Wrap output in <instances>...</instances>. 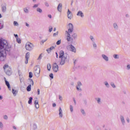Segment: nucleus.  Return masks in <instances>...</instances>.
I'll return each mask as SVG.
<instances>
[{
	"instance_id": "22",
	"label": "nucleus",
	"mask_w": 130,
	"mask_h": 130,
	"mask_svg": "<svg viewBox=\"0 0 130 130\" xmlns=\"http://www.w3.org/2000/svg\"><path fill=\"white\" fill-rule=\"evenodd\" d=\"M96 101H97V103L98 104H101V98H96L95 99Z\"/></svg>"
},
{
	"instance_id": "1",
	"label": "nucleus",
	"mask_w": 130,
	"mask_h": 130,
	"mask_svg": "<svg viewBox=\"0 0 130 130\" xmlns=\"http://www.w3.org/2000/svg\"><path fill=\"white\" fill-rule=\"evenodd\" d=\"M11 47L9 46L8 41L0 38V60L4 61L7 58V51H10Z\"/></svg>"
},
{
	"instance_id": "18",
	"label": "nucleus",
	"mask_w": 130,
	"mask_h": 130,
	"mask_svg": "<svg viewBox=\"0 0 130 130\" xmlns=\"http://www.w3.org/2000/svg\"><path fill=\"white\" fill-rule=\"evenodd\" d=\"M61 9H62V4L61 3H59L57 7V10L58 12H61Z\"/></svg>"
},
{
	"instance_id": "8",
	"label": "nucleus",
	"mask_w": 130,
	"mask_h": 130,
	"mask_svg": "<svg viewBox=\"0 0 130 130\" xmlns=\"http://www.w3.org/2000/svg\"><path fill=\"white\" fill-rule=\"evenodd\" d=\"M82 82H81L80 81H78L77 83L76 88V90L77 91H78V92H82L83 91V89H82Z\"/></svg>"
},
{
	"instance_id": "10",
	"label": "nucleus",
	"mask_w": 130,
	"mask_h": 130,
	"mask_svg": "<svg viewBox=\"0 0 130 130\" xmlns=\"http://www.w3.org/2000/svg\"><path fill=\"white\" fill-rule=\"evenodd\" d=\"M67 17L69 20H72L73 19V13L70 11V9L68 10Z\"/></svg>"
},
{
	"instance_id": "11",
	"label": "nucleus",
	"mask_w": 130,
	"mask_h": 130,
	"mask_svg": "<svg viewBox=\"0 0 130 130\" xmlns=\"http://www.w3.org/2000/svg\"><path fill=\"white\" fill-rule=\"evenodd\" d=\"M102 57L104 60H105L106 62L109 61V57L105 54H102Z\"/></svg>"
},
{
	"instance_id": "46",
	"label": "nucleus",
	"mask_w": 130,
	"mask_h": 130,
	"mask_svg": "<svg viewBox=\"0 0 130 130\" xmlns=\"http://www.w3.org/2000/svg\"><path fill=\"white\" fill-rule=\"evenodd\" d=\"M33 77V73L32 72L29 73V78H32Z\"/></svg>"
},
{
	"instance_id": "4",
	"label": "nucleus",
	"mask_w": 130,
	"mask_h": 130,
	"mask_svg": "<svg viewBox=\"0 0 130 130\" xmlns=\"http://www.w3.org/2000/svg\"><path fill=\"white\" fill-rule=\"evenodd\" d=\"M5 72L8 76H11L12 75V68L9 67V65L5 64L4 66Z\"/></svg>"
},
{
	"instance_id": "5",
	"label": "nucleus",
	"mask_w": 130,
	"mask_h": 130,
	"mask_svg": "<svg viewBox=\"0 0 130 130\" xmlns=\"http://www.w3.org/2000/svg\"><path fill=\"white\" fill-rule=\"evenodd\" d=\"M34 47V45L31 43H27L25 45V48L26 50H28V51H31Z\"/></svg>"
},
{
	"instance_id": "6",
	"label": "nucleus",
	"mask_w": 130,
	"mask_h": 130,
	"mask_svg": "<svg viewBox=\"0 0 130 130\" xmlns=\"http://www.w3.org/2000/svg\"><path fill=\"white\" fill-rule=\"evenodd\" d=\"M34 74L37 78H38L40 75V67H35Z\"/></svg>"
},
{
	"instance_id": "42",
	"label": "nucleus",
	"mask_w": 130,
	"mask_h": 130,
	"mask_svg": "<svg viewBox=\"0 0 130 130\" xmlns=\"http://www.w3.org/2000/svg\"><path fill=\"white\" fill-rule=\"evenodd\" d=\"M41 58H42V54H41L39 57L38 58V60H41Z\"/></svg>"
},
{
	"instance_id": "50",
	"label": "nucleus",
	"mask_w": 130,
	"mask_h": 130,
	"mask_svg": "<svg viewBox=\"0 0 130 130\" xmlns=\"http://www.w3.org/2000/svg\"><path fill=\"white\" fill-rule=\"evenodd\" d=\"M83 104H84V105H87V100H84L83 101Z\"/></svg>"
},
{
	"instance_id": "20",
	"label": "nucleus",
	"mask_w": 130,
	"mask_h": 130,
	"mask_svg": "<svg viewBox=\"0 0 130 130\" xmlns=\"http://www.w3.org/2000/svg\"><path fill=\"white\" fill-rule=\"evenodd\" d=\"M12 93L13 94L14 96H17V94H18V90L12 88Z\"/></svg>"
},
{
	"instance_id": "63",
	"label": "nucleus",
	"mask_w": 130,
	"mask_h": 130,
	"mask_svg": "<svg viewBox=\"0 0 130 130\" xmlns=\"http://www.w3.org/2000/svg\"><path fill=\"white\" fill-rule=\"evenodd\" d=\"M14 36L16 38H18V35L14 34Z\"/></svg>"
},
{
	"instance_id": "14",
	"label": "nucleus",
	"mask_w": 130,
	"mask_h": 130,
	"mask_svg": "<svg viewBox=\"0 0 130 130\" xmlns=\"http://www.w3.org/2000/svg\"><path fill=\"white\" fill-rule=\"evenodd\" d=\"M77 16L78 17H80V18H84V13L82 11H78L77 13Z\"/></svg>"
},
{
	"instance_id": "35",
	"label": "nucleus",
	"mask_w": 130,
	"mask_h": 130,
	"mask_svg": "<svg viewBox=\"0 0 130 130\" xmlns=\"http://www.w3.org/2000/svg\"><path fill=\"white\" fill-rule=\"evenodd\" d=\"M40 5V4L38 3V4H35L34 5L32 8H38L39 6Z\"/></svg>"
},
{
	"instance_id": "19",
	"label": "nucleus",
	"mask_w": 130,
	"mask_h": 130,
	"mask_svg": "<svg viewBox=\"0 0 130 130\" xmlns=\"http://www.w3.org/2000/svg\"><path fill=\"white\" fill-rule=\"evenodd\" d=\"M5 84L6 86H7L9 90H11V86H10V83L8 81H7V80H5Z\"/></svg>"
},
{
	"instance_id": "15",
	"label": "nucleus",
	"mask_w": 130,
	"mask_h": 130,
	"mask_svg": "<svg viewBox=\"0 0 130 130\" xmlns=\"http://www.w3.org/2000/svg\"><path fill=\"white\" fill-rule=\"evenodd\" d=\"M39 102L38 101V100H36L35 101L34 104H35V108H36V109H38L39 108Z\"/></svg>"
},
{
	"instance_id": "40",
	"label": "nucleus",
	"mask_w": 130,
	"mask_h": 130,
	"mask_svg": "<svg viewBox=\"0 0 130 130\" xmlns=\"http://www.w3.org/2000/svg\"><path fill=\"white\" fill-rule=\"evenodd\" d=\"M29 81L30 84L32 85V86H33V85H34V82L33 81V80H32V79H29Z\"/></svg>"
},
{
	"instance_id": "32",
	"label": "nucleus",
	"mask_w": 130,
	"mask_h": 130,
	"mask_svg": "<svg viewBox=\"0 0 130 130\" xmlns=\"http://www.w3.org/2000/svg\"><path fill=\"white\" fill-rule=\"evenodd\" d=\"M23 11H24V13H25V14L29 13V10H28V9H27V8H24L23 9Z\"/></svg>"
},
{
	"instance_id": "34",
	"label": "nucleus",
	"mask_w": 130,
	"mask_h": 130,
	"mask_svg": "<svg viewBox=\"0 0 130 130\" xmlns=\"http://www.w3.org/2000/svg\"><path fill=\"white\" fill-rule=\"evenodd\" d=\"M70 109L71 113L74 112V107L72 105L70 106Z\"/></svg>"
},
{
	"instance_id": "37",
	"label": "nucleus",
	"mask_w": 130,
	"mask_h": 130,
	"mask_svg": "<svg viewBox=\"0 0 130 130\" xmlns=\"http://www.w3.org/2000/svg\"><path fill=\"white\" fill-rule=\"evenodd\" d=\"M13 25L14 26H19V23L17 21H14Z\"/></svg>"
},
{
	"instance_id": "56",
	"label": "nucleus",
	"mask_w": 130,
	"mask_h": 130,
	"mask_svg": "<svg viewBox=\"0 0 130 130\" xmlns=\"http://www.w3.org/2000/svg\"><path fill=\"white\" fill-rule=\"evenodd\" d=\"M4 28V23L1 24V26H0V29H3Z\"/></svg>"
},
{
	"instance_id": "44",
	"label": "nucleus",
	"mask_w": 130,
	"mask_h": 130,
	"mask_svg": "<svg viewBox=\"0 0 130 130\" xmlns=\"http://www.w3.org/2000/svg\"><path fill=\"white\" fill-rule=\"evenodd\" d=\"M4 128V124L3 122H0V128Z\"/></svg>"
},
{
	"instance_id": "48",
	"label": "nucleus",
	"mask_w": 130,
	"mask_h": 130,
	"mask_svg": "<svg viewBox=\"0 0 130 130\" xmlns=\"http://www.w3.org/2000/svg\"><path fill=\"white\" fill-rule=\"evenodd\" d=\"M45 7H47V8H48V7H49V4L47 2H45Z\"/></svg>"
},
{
	"instance_id": "45",
	"label": "nucleus",
	"mask_w": 130,
	"mask_h": 130,
	"mask_svg": "<svg viewBox=\"0 0 130 130\" xmlns=\"http://www.w3.org/2000/svg\"><path fill=\"white\" fill-rule=\"evenodd\" d=\"M60 43H61V40H58L56 42L57 45H59L60 44Z\"/></svg>"
},
{
	"instance_id": "12",
	"label": "nucleus",
	"mask_w": 130,
	"mask_h": 130,
	"mask_svg": "<svg viewBox=\"0 0 130 130\" xmlns=\"http://www.w3.org/2000/svg\"><path fill=\"white\" fill-rule=\"evenodd\" d=\"M59 118H62L63 117V114L62 113V109H61V107L59 108Z\"/></svg>"
},
{
	"instance_id": "16",
	"label": "nucleus",
	"mask_w": 130,
	"mask_h": 130,
	"mask_svg": "<svg viewBox=\"0 0 130 130\" xmlns=\"http://www.w3.org/2000/svg\"><path fill=\"white\" fill-rule=\"evenodd\" d=\"M113 27L114 30H118V29L119 28V27H118V24H117V23L116 22H114L113 24Z\"/></svg>"
},
{
	"instance_id": "13",
	"label": "nucleus",
	"mask_w": 130,
	"mask_h": 130,
	"mask_svg": "<svg viewBox=\"0 0 130 130\" xmlns=\"http://www.w3.org/2000/svg\"><path fill=\"white\" fill-rule=\"evenodd\" d=\"M30 127L32 130H37L38 128V127L37 126V124L34 123L30 125Z\"/></svg>"
},
{
	"instance_id": "64",
	"label": "nucleus",
	"mask_w": 130,
	"mask_h": 130,
	"mask_svg": "<svg viewBox=\"0 0 130 130\" xmlns=\"http://www.w3.org/2000/svg\"><path fill=\"white\" fill-rule=\"evenodd\" d=\"M126 121H127V122L128 123V122H129V118H127L126 119Z\"/></svg>"
},
{
	"instance_id": "54",
	"label": "nucleus",
	"mask_w": 130,
	"mask_h": 130,
	"mask_svg": "<svg viewBox=\"0 0 130 130\" xmlns=\"http://www.w3.org/2000/svg\"><path fill=\"white\" fill-rule=\"evenodd\" d=\"M4 119H6V120L8 119V116L6 115H4Z\"/></svg>"
},
{
	"instance_id": "27",
	"label": "nucleus",
	"mask_w": 130,
	"mask_h": 130,
	"mask_svg": "<svg viewBox=\"0 0 130 130\" xmlns=\"http://www.w3.org/2000/svg\"><path fill=\"white\" fill-rule=\"evenodd\" d=\"M80 111L82 115H84V116L86 115V112H85V110H84V109H81Z\"/></svg>"
},
{
	"instance_id": "2",
	"label": "nucleus",
	"mask_w": 130,
	"mask_h": 130,
	"mask_svg": "<svg viewBox=\"0 0 130 130\" xmlns=\"http://www.w3.org/2000/svg\"><path fill=\"white\" fill-rule=\"evenodd\" d=\"M59 58H60L59 64L60 66H63L66 62L70 60V56L68 53L63 52V51L61 50L59 52Z\"/></svg>"
},
{
	"instance_id": "41",
	"label": "nucleus",
	"mask_w": 130,
	"mask_h": 130,
	"mask_svg": "<svg viewBox=\"0 0 130 130\" xmlns=\"http://www.w3.org/2000/svg\"><path fill=\"white\" fill-rule=\"evenodd\" d=\"M53 29V28L52 27V26L49 27V32H51Z\"/></svg>"
},
{
	"instance_id": "51",
	"label": "nucleus",
	"mask_w": 130,
	"mask_h": 130,
	"mask_svg": "<svg viewBox=\"0 0 130 130\" xmlns=\"http://www.w3.org/2000/svg\"><path fill=\"white\" fill-rule=\"evenodd\" d=\"M59 100L60 101H62V96H61L60 95H59Z\"/></svg>"
},
{
	"instance_id": "47",
	"label": "nucleus",
	"mask_w": 130,
	"mask_h": 130,
	"mask_svg": "<svg viewBox=\"0 0 130 130\" xmlns=\"http://www.w3.org/2000/svg\"><path fill=\"white\" fill-rule=\"evenodd\" d=\"M46 41H47V39L42 40L41 44H43L44 42H46Z\"/></svg>"
},
{
	"instance_id": "29",
	"label": "nucleus",
	"mask_w": 130,
	"mask_h": 130,
	"mask_svg": "<svg viewBox=\"0 0 130 130\" xmlns=\"http://www.w3.org/2000/svg\"><path fill=\"white\" fill-rule=\"evenodd\" d=\"M89 38L92 43L95 42V39L94 38V37H93L92 36H90L89 37Z\"/></svg>"
},
{
	"instance_id": "31",
	"label": "nucleus",
	"mask_w": 130,
	"mask_h": 130,
	"mask_svg": "<svg viewBox=\"0 0 130 130\" xmlns=\"http://www.w3.org/2000/svg\"><path fill=\"white\" fill-rule=\"evenodd\" d=\"M47 70L48 71H50L51 69V65H50V63H48L47 65Z\"/></svg>"
},
{
	"instance_id": "38",
	"label": "nucleus",
	"mask_w": 130,
	"mask_h": 130,
	"mask_svg": "<svg viewBox=\"0 0 130 130\" xmlns=\"http://www.w3.org/2000/svg\"><path fill=\"white\" fill-rule=\"evenodd\" d=\"M16 41L18 43H21V39L19 38H16Z\"/></svg>"
},
{
	"instance_id": "55",
	"label": "nucleus",
	"mask_w": 130,
	"mask_h": 130,
	"mask_svg": "<svg viewBox=\"0 0 130 130\" xmlns=\"http://www.w3.org/2000/svg\"><path fill=\"white\" fill-rule=\"evenodd\" d=\"M51 51L50 50V48H48L47 49V52H48V53H50V52Z\"/></svg>"
},
{
	"instance_id": "43",
	"label": "nucleus",
	"mask_w": 130,
	"mask_h": 130,
	"mask_svg": "<svg viewBox=\"0 0 130 130\" xmlns=\"http://www.w3.org/2000/svg\"><path fill=\"white\" fill-rule=\"evenodd\" d=\"M126 70L127 71H129L130 70V64H127L126 66Z\"/></svg>"
},
{
	"instance_id": "9",
	"label": "nucleus",
	"mask_w": 130,
	"mask_h": 130,
	"mask_svg": "<svg viewBox=\"0 0 130 130\" xmlns=\"http://www.w3.org/2000/svg\"><path fill=\"white\" fill-rule=\"evenodd\" d=\"M52 70L54 73H57L58 71V64H57L56 62L53 64Z\"/></svg>"
},
{
	"instance_id": "30",
	"label": "nucleus",
	"mask_w": 130,
	"mask_h": 130,
	"mask_svg": "<svg viewBox=\"0 0 130 130\" xmlns=\"http://www.w3.org/2000/svg\"><path fill=\"white\" fill-rule=\"evenodd\" d=\"M32 100H33V98L30 97L28 101V104H32Z\"/></svg>"
},
{
	"instance_id": "24",
	"label": "nucleus",
	"mask_w": 130,
	"mask_h": 130,
	"mask_svg": "<svg viewBox=\"0 0 130 130\" xmlns=\"http://www.w3.org/2000/svg\"><path fill=\"white\" fill-rule=\"evenodd\" d=\"M104 84L106 86V88H109L110 87L109 83H108V82L107 81L104 82Z\"/></svg>"
},
{
	"instance_id": "33",
	"label": "nucleus",
	"mask_w": 130,
	"mask_h": 130,
	"mask_svg": "<svg viewBox=\"0 0 130 130\" xmlns=\"http://www.w3.org/2000/svg\"><path fill=\"white\" fill-rule=\"evenodd\" d=\"M26 90L28 92H30V91H31V84L29 85L27 88H26Z\"/></svg>"
},
{
	"instance_id": "53",
	"label": "nucleus",
	"mask_w": 130,
	"mask_h": 130,
	"mask_svg": "<svg viewBox=\"0 0 130 130\" xmlns=\"http://www.w3.org/2000/svg\"><path fill=\"white\" fill-rule=\"evenodd\" d=\"M25 26L26 27H28V28H29L30 27V25L28 23L25 22Z\"/></svg>"
},
{
	"instance_id": "25",
	"label": "nucleus",
	"mask_w": 130,
	"mask_h": 130,
	"mask_svg": "<svg viewBox=\"0 0 130 130\" xmlns=\"http://www.w3.org/2000/svg\"><path fill=\"white\" fill-rule=\"evenodd\" d=\"M37 12H38V13H40V14H42L43 11L41 8L38 7L37 8Z\"/></svg>"
},
{
	"instance_id": "62",
	"label": "nucleus",
	"mask_w": 130,
	"mask_h": 130,
	"mask_svg": "<svg viewBox=\"0 0 130 130\" xmlns=\"http://www.w3.org/2000/svg\"><path fill=\"white\" fill-rule=\"evenodd\" d=\"M52 106L53 107H55V106H56V104H55V103H54L53 104Z\"/></svg>"
},
{
	"instance_id": "28",
	"label": "nucleus",
	"mask_w": 130,
	"mask_h": 130,
	"mask_svg": "<svg viewBox=\"0 0 130 130\" xmlns=\"http://www.w3.org/2000/svg\"><path fill=\"white\" fill-rule=\"evenodd\" d=\"M92 45H93V47L94 49H97V44H96V42H93L92 43Z\"/></svg>"
},
{
	"instance_id": "36",
	"label": "nucleus",
	"mask_w": 130,
	"mask_h": 130,
	"mask_svg": "<svg viewBox=\"0 0 130 130\" xmlns=\"http://www.w3.org/2000/svg\"><path fill=\"white\" fill-rule=\"evenodd\" d=\"M72 36L73 39H76V38H77V37L76 34H74L73 35H72Z\"/></svg>"
},
{
	"instance_id": "61",
	"label": "nucleus",
	"mask_w": 130,
	"mask_h": 130,
	"mask_svg": "<svg viewBox=\"0 0 130 130\" xmlns=\"http://www.w3.org/2000/svg\"><path fill=\"white\" fill-rule=\"evenodd\" d=\"M26 59V60H25V63L26 64H27V63H28V59Z\"/></svg>"
},
{
	"instance_id": "3",
	"label": "nucleus",
	"mask_w": 130,
	"mask_h": 130,
	"mask_svg": "<svg viewBox=\"0 0 130 130\" xmlns=\"http://www.w3.org/2000/svg\"><path fill=\"white\" fill-rule=\"evenodd\" d=\"M69 27L68 31H66V34H67V40L70 42V41H73V38L71 37L70 33H72L74 31V25L70 23L69 24Z\"/></svg>"
},
{
	"instance_id": "39",
	"label": "nucleus",
	"mask_w": 130,
	"mask_h": 130,
	"mask_svg": "<svg viewBox=\"0 0 130 130\" xmlns=\"http://www.w3.org/2000/svg\"><path fill=\"white\" fill-rule=\"evenodd\" d=\"M111 86H112V88H116V86H115L113 82L111 83Z\"/></svg>"
},
{
	"instance_id": "59",
	"label": "nucleus",
	"mask_w": 130,
	"mask_h": 130,
	"mask_svg": "<svg viewBox=\"0 0 130 130\" xmlns=\"http://www.w3.org/2000/svg\"><path fill=\"white\" fill-rule=\"evenodd\" d=\"M48 18H49L50 19H51V18H52V16L51 15H50V14H49V15H48Z\"/></svg>"
},
{
	"instance_id": "52",
	"label": "nucleus",
	"mask_w": 130,
	"mask_h": 130,
	"mask_svg": "<svg viewBox=\"0 0 130 130\" xmlns=\"http://www.w3.org/2000/svg\"><path fill=\"white\" fill-rule=\"evenodd\" d=\"M56 35H58V31H57L56 33H54L53 35L54 37H55V36H56Z\"/></svg>"
},
{
	"instance_id": "26",
	"label": "nucleus",
	"mask_w": 130,
	"mask_h": 130,
	"mask_svg": "<svg viewBox=\"0 0 130 130\" xmlns=\"http://www.w3.org/2000/svg\"><path fill=\"white\" fill-rule=\"evenodd\" d=\"M29 57H30V53L27 52L25 54V59H29Z\"/></svg>"
},
{
	"instance_id": "17",
	"label": "nucleus",
	"mask_w": 130,
	"mask_h": 130,
	"mask_svg": "<svg viewBox=\"0 0 130 130\" xmlns=\"http://www.w3.org/2000/svg\"><path fill=\"white\" fill-rule=\"evenodd\" d=\"M120 120L122 122V124L123 125H124L125 123V121L124 120V117H123V116L121 115L120 117Z\"/></svg>"
},
{
	"instance_id": "49",
	"label": "nucleus",
	"mask_w": 130,
	"mask_h": 130,
	"mask_svg": "<svg viewBox=\"0 0 130 130\" xmlns=\"http://www.w3.org/2000/svg\"><path fill=\"white\" fill-rule=\"evenodd\" d=\"M49 77L50 78H51V79H53V74L52 73L50 74Z\"/></svg>"
},
{
	"instance_id": "60",
	"label": "nucleus",
	"mask_w": 130,
	"mask_h": 130,
	"mask_svg": "<svg viewBox=\"0 0 130 130\" xmlns=\"http://www.w3.org/2000/svg\"><path fill=\"white\" fill-rule=\"evenodd\" d=\"M23 80H24V78H20V83H22V82L23 81Z\"/></svg>"
},
{
	"instance_id": "58",
	"label": "nucleus",
	"mask_w": 130,
	"mask_h": 130,
	"mask_svg": "<svg viewBox=\"0 0 130 130\" xmlns=\"http://www.w3.org/2000/svg\"><path fill=\"white\" fill-rule=\"evenodd\" d=\"M49 49H50V50L51 51V50L54 49V47H51Z\"/></svg>"
},
{
	"instance_id": "57",
	"label": "nucleus",
	"mask_w": 130,
	"mask_h": 130,
	"mask_svg": "<svg viewBox=\"0 0 130 130\" xmlns=\"http://www.w3.org/2000/svg\"><path fill=\"white\" fill-rule=\"evenodd\" d=\"M38 95H40V89H38Z\"/></svg>"
},
{
	"instance_id": "21",
	"label": "nucleus",
	"mask_w": 130,
	"mask_h": 130,
	"mask_svg": "<svg viewBox=\"0 0 130 130\" xmlns=\"http://www.w3.org/2000/svg\"><path fill=\"white\" fill-rule=\"evenodd\" d=\"M2 10L3 13H5V12L7 11V7L6 6V5L2 6Z\"/></svg>"
},
{
	"instance_id": "23",
	"label": "nucleus",
	"mask_w": 130,
	"mask_h": 130,
	"mask_svg": "<svg viewBox=\"0 0 130 130\" xmlns=\"http://www.w3.org/2000/svg\"><path fill=\"white\" fill-rule=\"evenodd\" d=\"M113 57H114V58L115 59H119V55L115 54L113 55Z\"/></svg>"
},
{
	"instance_id": "7",
	"label": "nucleus",
	"mask_w": 130,
	"mask_h": 130,
	"mask_svg": "<svg viewBox=\"0 0 130 130\" xmlns=\"http://www.w3.org/2000/svg\"><path fill=\"white\" fill-rule=\"evenodd\" d=\"M68 50H69V51H72V52H74V53H76L77 52V49L75 47V46H73V45H70L67 47Z\"/></svg>"
}]
</instances>
